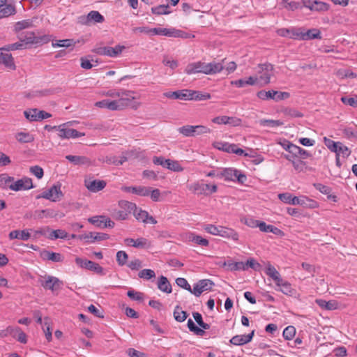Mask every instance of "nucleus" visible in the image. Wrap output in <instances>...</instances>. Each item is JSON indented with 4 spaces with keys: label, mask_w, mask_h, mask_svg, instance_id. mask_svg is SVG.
<instances>
[{
    "label": "nucleus",
    "mask_w": 357,
    "mask_h": 357,
    "mask_svg": "<svg viewBox=\"0 0 357 357\" xmlns=\"http://www.w3.org/2000/svg\"><path fill=\"white\" fill-rule=\"evenodd\" d=\"M136 210V204L126 200L119 202V208H115L112 213V216L116 220H125L128 215Z\"/></svg>",
    "instance_id": "nucleus-1"
},
{
    "label": "nucleus",
    "mask_w": 357,
    "mask_h": 357,
    "mask_svg": "<svg viewBox=\"0 0 357 357\" xmlns=\"http://www.w3.org/2000/svg\"><path fill=\"white\" fill-rule=\"evenodd\" d=\"M188 189L189 190L199 195H204L208 196L216 192L218 190V187L215 184H205L202 182L197 181L188 185Z\"/></svg>",
    "instance_id": "nucleus-2"
},
{
    "label": "nucleus",
    "mask_w": 357,
    "mask_h": 357,
    "mask_svg": "<svg viewBox=\"0 0 357 357\" xmlns=\"http://www.w3.org/2000/svg\"><path fill=\"white\" fill-rule=\"evenodd\" d=\"M38 282L45 289L50 290L52 293L60 289L63 285L62 281L52 275L41 277Z\"/></svg>",
    "instance_id": "nucleus-3"
},
{
    "label": "nucleus",
    "mask_w": 357,
    "mask_h": 357,
    "mask_svg": "<svg viewBox=\"0 0 357 357\" xmlns=\"http://www.w3.org/2000/svg\"><path fill=\"white\" fill-rule=\"evenodd\" d=\"M273 66L270 63L259 64L256 72L259 75V79L264 84H267L271 82V77L273 75Z\"/></svg>",
    "instance_id": "nucleus-4"
},
{
    "label": "nucleus",
    "mask_w": 357,
    "mask_h": 357,
    "mask_svg": "<svg viewBox=\"0 0 357 357\" xmlns=\"http://www.w3.org/2000/svg\"><path fill=\"white\" fill-rule=\"evenodd\" d=\"M257 96L263 100L272 99L275 101H280L287 99L290 95L288 92H282L274 90L264 91L261 90L257 92Z\"/></svg>",
    "instance_id": "nucleus-5"
},
{
    "label": "nucleus",
    "mask_w": 357,
    "mask_h": 357,
    "mask_svg": "<svg viewBox=\"0 0 357 357\" xmlns=\"http://www.w3.org/2000/svg\"><path fill=\"white\" fill-rule=\"evenodd\" d=\"M75 263L81 268L93 271L101 275H105L103 268L94 261L80 257H76Z\"/></svg>",
    "instance_id": "nucleus-6"
},
{
    "label": "nucleus",
    "mask_w": 357,
    "mask_h": 357,
    "mask_svg": "<svg viewBox=\"0 0 357 357\" xmlns=\"http://www.w3.org/2000/svg\"><path fill=\"white\" fill-rule=\"evenodd\" d=\"M62 196L63 193L61 190V185H54L50 189L43 191L37 198H44L52 202H56Z\"/></svg>",
    "instance_id": "nucleus-7"
},
{
    "label": "nucleus",
    "mask_w": 357,
    "mask_h": 357,
    "mask_svg": "<svg viewBox=\"0 0 357 357\" xmlns=\"http://www.w3.org/2000/svg\"><path fill=\"white\" fill-rule=\"evenodd\" d=\"M33 188L32 179L24 176L21 179L15 181L10 185V190L13 191L28 190Z\"/></svg>",
    "instance_id": "nucleus-8"
},
{
    "label": "nucleus",
    "mask_w": 357,
    "mask_h": 357,
    "mask_svg": "<svg viewBox=\"0 0 357 357\" xmlns=\"http://www.w3.org/2000/svg\"><path fill=\"white\" fill-rule=\"evenodd\" d=\"M135 97H122L117 100H108L107 109L109 110H121L128 106Z\"/></svg>",
    "instance_id": "nucleus-9"
},
{
    "label": "nucleus",
    "mask_w": 357,
    "mask_h": 357,
    "mask_svg": "<svg viewBox=\"0 0 357 357\" xmlns=\"http://www.w3.org/2000/svg\"><path fill=\"white\" fill-rule=\"evenodd\" d=\"M124 243L128 246H132L136 248L148 249L151 247V243L146 238H138L137 239L127 238L124 239Z\"/></svg>",
    "instance_id": "nucleus-10"
},
{
    "label": "nucleus",
    "mask_w": 357,
    "mask_h": 357,
    "mask_svg": "<svg viewBox=\"0 0 357 357\" xmlns=\"http://www.w3.org/2000/svg\"><path fill=\"white\" fill-rule=\"evenodd\" d=\"M185 73L188 75L195 73L208 75L207 63L200 61L189 63L185 69Z\"/></svg>",
    "instance_id": "nucleus-11"
},
{
    "label": "nucleus",
    "mask_w": 357,
    "mask_h": 357,
    "mask_svg": "<svg viewBox=\"0 0 357 357\" xmlns=\"http://www.w3.org/2000/svg\"><path fill=\"white\" fill-rule=\"evenodd\" d=\"M58 136L61 139L77 138L84 136V133L79 132L75 129L66 128V123L61 125Z\"/></svg>",
    "instance_id": "nucleus-12"
},
{
    "label": "nucleus",
    "mask_w": 357,
    "mask_h": 357,
    "mask_svg": "<svg viewBox=\"0 0 357 357\" xmlns=\"http://www.w3.org/2000/svg\"><path fill=\"white\" fill-rule=\"evenodd\" d=\"M105 20L104 17L98 12L92 10L86 16H82L79 22L84 24H89L91 22L102 23Z\"/></svg>",
    "instance_id": "nucleus-13"
},
{
    "label": "nucleus",
    "mask_w": 357,
    "mask_h": 357,
    "mask_svg": "<svg viewBox=\"0 0 357 357\" xmlns=\"http://www.w3.org/2000/svg\"><path fill=\"white\" fill-rule=\"evenodd\" d=\"M106 182L103 180L86 178L84 180L85 187L92 192L100 191L106 186Z\"/></svg>",
    "instance_id": "nucleus-14"
},
{
    "label": "nucleus",
    "mask_w": 357,
    "mask_h": 357,
    "mask_svg": "<svg viewBox=\"0 0 357 357\" xmlns=\"http://www.w3.org/2000/svg\"><path fill=\"white\" fill-rule=\"evenodd\" d=\"M133 214L138 221H141L143 223H151L153 225L157 223V220L153 216L149 215L147 211L141 208L138 209L136 207V210H133Z\"/></svg>",
    "instance_id": "nucleus-15"
},
{
    "label": "nucleus",
    "mask_w": 357,
    "mask_h": 357,
    "mask_svg": "<svg viewBox=\"0 0 357 357\" xmlns=\"http://www.w3.org/2000/svg\"><path fill=\"white\" fill-rule=\"evenodd\" d=\"M121 190L142 197L149 196L151 192V188L146 186H123Z\"/></svg>",
    "instance_id": "nucleus-16"
},
{
    "label": "nucleus",
    "mask_w": 357,
    "mask_h": 357,
    "mask_svg": "<svg viewBox=\"0 0 357 357\" xmlns=\"http://www.w3.org/2000/svg\"><path fill=\"white\" fill-rule=\"evenodd\" d=\"M18 38L27 46L31 44H37L40 42V38L35 36L32 31H26L19 33Z\"/></svg>",
    "instance_id": "nucleus-17"
},
{
    "label": "nucleus",
    "mask_w": 357,
    "mask_h": 357,
    "mask_svg": "<svg viewBox=\"0 0 357 357\" xmlns=\"http://www.w3.org/2000/svg\"><path fill=\"white\" fill-rule=\"evenodd\" d=\"M254 334H255V331H252L250 333H249L248 335H237L234 336L230 340L229 342L231 344H232L234 345H236V346L243 345V344H245L252 341Z\"/></svg>",
    "instance_id": "nucleus-18"
},
{
    "label": "nucleus",
    "mask_w": 357,
    "mask_h": 357,
    "mask_svg": "<svg viewBox=\"0 0 357 357\" xmlns=\"http://www.w3.org/2000/svg\"><path fill=\"white\" fill-rule=\"evenodd\" d=\"M84 236H86V238H84V240L86 243H90L96 241L107 240L109 238V236L107 234L101 232H89V234H84Z\"/></svg>",
    "instance_id": "nucleus-19"
},
{
    "label": "nucleus",
    "mask_w": 357,
    "mask_h": 357,
    "mask_svg": "<svg viewBox=\"0 0 357 357\" xmlns=\"http://www.w3.org/2000/svg\"><path fill=\"white\" fill-rule=\"evenodd\" d=\"M188 89L178 90L176 91H168L163 93V96L166 98L171 99H179L188 100Z\"/></svg>",
    "instance_id": "nucleus-20"
},
{
    "label": "nucleus",
    "mask_w": 357,
    "mask_h": 357,
    "mask_svg": "<svg viewBox=\"0 0 357 357\" xmlns=\"http://www.w3.org/2000/svg\"><path fill=\"white\" fill-rule=\"evenodd\" d=\"M188 100H206L211 98V94L208 93H202L199 91H194L188 89Z\"/></svg>",
    "instance_id": "nucleus-21"
},
{
    "label": "nucleus",
    "mask_w": 357,
    "mask_h": 357,
    "mask_svg": "<svg viewBox=\"0 0 357 357\" xmlns=\"http://www.w3.org/2000/svg\"><path fill=\"white\" fill-rule=\"evenodd\" d=\"M40 256L44 260H50L54 262H61L63 260V257L60 253L53 252L48 250L42 251Z\"/></svg>",
    "instance_id": "nucleus-22"
},
{
    "label": "nucleus",
    "mask_w": 357,
    "mask_h": 357,
    "mask_svg": "<svg viewBox=\"0 0 357 357\" xmlns=\"http://www.w3.org/2000/svg\"><path fill=\"white\" fill-rule=\"evenodd\" d=\"M220 236L231 238L234 241H238V234L234 229L231 228H227L220 226Z\"/></svg>",
    "instance_id": "nucleus-23"
},
{
    "label": "nucleus",
    "mask_w": 357,
    "mask_h": 357,
    "mask_svg": "<svg viewBox=\"0 0 357 357\" xmlns=\"http://www.w3.org/2000/svg\"><path fill=\"white\" fill-rule=\"evenodd\" d=\"M31 237V234L28 229L24 230H13L9 233L10 239H20L22 241H27Z\"/></svg>",
    "instance_id": "nucleus-24"
},
{
    "label": "nucleus",
    "mask_w": 357,
    "mask_h": 357,
    "mask_svg": "<svg viewBox=\"0 0 357 357\" xmlns=\"http://www.w3.org/2000/svg\"><path fill=\"white\" fill-rule=\"evenodd\" d=\"M236 173H238L237 170L231 168H226L218 172L217 173V177L224 178L225 181H234L235 176H236Z\"/></svg>",
    "instance_id": "nucleus-25"
},
{
    "label": "nucleus",
    "mask_w": 357,
    "mask_h": 357,
    "mask_svg": "<svg viewBox=\"0 0 357 357\" xmlns=\"http://www.w3.org/2000/svg\"><path fill=\"white\" fill-rule=\"evenodd\" d=\"M15 7L12 4H6L5 3L3 6H0V19L15 15Z\"/></svg>",
    "instance_id": "nucleus-26"
},
{
    "label": "nucleus",
    "mask_w": 357,
    "mask_h": 357,
    "mask_svg": "<svg viewBox=\"0 0 357 357\" xmlns=\"http://www.w3.org/2000/svg\"><path fill=\"white\" fill-rule=\"evenodd\" d=\"M134 91H128L124 89H120L118 91L115 90H109L106 93L107 96H109L112 98H122V97H134L132 94Z\"/></svg>",
    "instance_id": "nucleus-27"
},
{
    "label": "nucleus",
    "mask_w": 357,
    "mask_h": 357,
    "mask_svg": "<svg viewBox=\"0 0 357 357\" xmlns=\"http://www.w3.org/2000/svg\"><path fill=\"white\" fill-rule=\"evenodd\" d=\"M66 158L75 165H89L90 160L85 156L68 155Z\"/></svg>",
    "instance_id": "nucleus-28"
},
{
    "label": "nucleus",
    "mask_w": 357,
    "mask_h": 357,
    "mask_svg": "<svg viewBox=\"0 0 357 357\" xmlns=\"http://www.w3.org/2000/svg\"><path fill=\"white\" fill-rule=\"evenodd\" d=\"M158 288L160 291L167 294H170L172 292V285L167 278L163 275L158 278Z\"/></svg>",
    "instance_id": "nucleus-29"
},
{
    "label": "nucleus",
    "mask_w": 357,
    "mask_h": 357,
    "mask_svg": "<svg viewBox=\"0 0 357 357\" xmlns=\"http://www.w3.org/2000/svg\"><path fill=\"white\" fill-rule=\"evenodd\" d=\"M265 273L268 276L273 279L275 284L282 282V278H281L280 273L272 265L269 264L266 267Z\"/></svg>",
    "instance_id": "nucleus-30"
},
{
    "label": "nucleus",
    "mask_w": 357,
    "mask_h": 357,
    "mask_svg": "<svg viewBox=\"0 0 357 357\" xmlns=\"http://www.w3.org/2000/svg\"><path fill=\"white\" fill-rule=\"evenodd\" d=\"M0 63L5 65L10 69H15V65L12 55L9 53L0 52Z\"/></svg>",
    "instance_id": "nucleus-31"
},
{
    "label": "nucleus",
    "mask_w": 357,
    "mask_h": 357,
    "mask_svg": "<svg viewBox=\"0 0 357 357\" xmlns=\"http://www.w3.org/2000/svg\"><path fill=\"white\" fill-rule=\"evenodd\" d=\"M276 286L280 287L278 290L282 292L286 295H292L294 289L291 287V284L287 280H282L281 282L276 284Z\"/></svg>",
    "instance_id": "nucleus-32"
},
{
    "label": "nucleus",
    "mask_w": 357,
    "mask_h": 357,
    "mask_svg": "<svg viewBox=\"0 0 357 357\" xmlns=\"http://www.w3.org/2000/svg\"><path fill=\"white\" fill-rule=\"evenodd\" d=\"M317 305L323 309L328 310H333L337 308L338 303L337 301L331 300L326 301L323 299H318L316 301Z\"/></svg>",
    "instance_id": "nucleus-33"
},
{
    "label": "nucleus",
    "mask_w": 357,
    "mask_h": 357,
    "mask_svg": "<svg viewBox=\"0 0 357 357\" xmlns=\"http://www.w3.org/2000/svg\"><path fill=\"white\" fill-rule=\"evenodd\" d=\"M16 140L20 143H31L33 142L34 137L29 132H19L15 135Z\"/></svg>",
    "instance_id": "nucleus-34"
},
{
    "label": "nucleus",
    "mask_w": 357,
    "mask_h": 357,
    "mask_svg": "<svg viewBox=\"0 0 357 357\" xmlns=\"http://www.w3.org/2000/svg\"><path fill=\"white\" fill-rule=\"evenodd\" d=\"M14 177L8 176L7 174H0V187L3 189H10V185L14 182Z\"/></svg>",
    "instance_id": "nucleus-35"
},
{
    "label": "nucleus",
    "mask_w": 357,
    "mask_h": 357,
    "mask_svg": "<svg viewBox=\"0 0 357 357\" xmlns=\"http://www.w3.org/2000/svg\"><path fill=\"white\" fill-rule=\"evenodd\" d=\"M208 75L215 74L224 69V66L220 62H211L207 63Z\"/></svg>",
    "instance_id": "nucleus-36"
},
{
    "label": "nucleus",
    "mask_w": 357,
    "mask_h": 357,
    "mask_svg": "<svg viewBox=\"0 0 357 357\" xmlns=\"http://www.w3.org/2000/svg\"><path fill=\"white\" fill-rule=\"evenodd\" d=\"M303 40L321 39V32L319 29H312L303 32Z\"/></svg>",
    "instance_id": "nucleus-37"
},
{
    "label": "nucleus",
    "mask_w": 357,
    "mask_h": 357,
    "mask_svg": "<svg viewBox=\"0 0 357 357\" xmlns=\"http://www.w3.org/2000/svg\"><path fill=\"white\" fill-rule=\"evenodd\" d=\"M342 133L344 137L349 140H357V128L354 129L351 126H346L342 129Z\"/></svg>",
    "instance_id": "nucleus-38"
},
{
    "label": "nucleus",
    "mask_w": 357,
    "mask_h": 357,
    "mask_svg": "<svg viewBox=\"0 0 357 357\" xmlns=\"http://www.w3.org/2000/svg\"><path fill=\"white\" fill-rule=\"evenodd\" d=\"M93 52L99 55L114 57V50L112 47H98L93 49Z\"/></svg>",
    "instance_id": "nucleus-39"
},
{
    "label": "nucleus",
    "mask_w": 357,
    "mask_h": 357,
    "mask_svg": "<svg viewBox=\"0 0 357 357\" xmlns=\"http://www.w3.org/2000/svg\"><path fill=\"white\" fill-rule=\"evenodd\" d=\"M190 241H192L201 246L207 247L209 244L208 241L206 238H202L201 236L191 233L188 236Z\"/></svg>",
    "instance_id": "nucleus-40"
},
{
    "label": "nucleus",
    "mask_w": 357,
    "mask_h": 357,
    "mask_svg": "<svg viewBox=\"0 0 357 357\" xmlns=\"http://www.w3.org/2000/svg\"><path fill=\"white\" fill-rule=\"evenodd\" d=\"M224 266H227L229 269L231 271H245V266H244V262L243 261L234 262L228 261L224 263Z\"/></svg>",
    "instance_id": "nucleus-41"
},
{
    "label": "nucleus",
    "mask_w": 357,
    "mask_h": 357,
    "mask_svg": "<svg viewBox=\"0 0 357 357\" xmlns=\"http://www.w3.org/2000/svg\"><path fill=\"white\" fill-rule=\"evenodd\" d=\"M188 317L187 312L181 310L179 305H176L174 310V317L178 322L184 321Z\"/></svg>",
    "instance_id": "nucleus-42"
},
{
    "label": "nucleus",
    "mask_w": 357,
    "mask_h": 357,
    "mask_svg": "<svg viewBox=\"0 0 357 357\" xmlns=\"http://www.w3.org/2000/svg\"><path fill=\"white\" fill-rule=\"evenodd\" d=\"M68 237V233L63 229L52 230L48 238L51 240H55L58 238L64 239Z\"/></svg>",
    "instance_id": "nucleus-43"
},
{
    "label": "nucleus",
    "mask_w": 357,
    "mask_h": 357,
    "mask_svg": "<svg viewBox=\"0 0 357 357\" xmlns=\"http://www.w3.org/2000/svg\"><path fill=\"white\" fill-rule=\"evenodd\" d=\"M77 43L73 39H63L57 40L56 43H52V46L54 47H69L70 46H75Z\"/></svg>",
    "instance_id": "nucleus-44"
},
{
    "label": "nucleus",
    "mask_w": 357,
    "mask_h": 357,
    "mask_svg": "<svg viewBox=\"0 0 357 357\" xmlns=\"http://www.w3.org/2000/svg\"><path fill=\"white\" fill-rule=\"evenodd\" d=\"M173 29L174 28H171V29L153 28V29L149 30V31L155 35L166 36L172 37Z\"/></svg>",
    "instance_id": "nucleus-45"
},
{
    "label": "nucleus",
    "mask_w": 357,
    "mask_h": 357,
    "mask_svg": "<svg viewBox=\"0 0 357 357\" xmlns=\"http://www.w3.org/2000/svg\"><path fill=\"white\" fill-rule=\"evenodd\" d=\"M314 186L317 190L321 192L322 194L328 195V198H333V200L335 201L336 197L330 195L331 192V188L330 187L321 183H314Z\"/></svg>",
    "instance_id": "nucleus-46"
},
{
    "label": "nucleus",
    "mask_w": 357,
    "mask_h": 357,
    "mask_svg": "<svg viewBox=\"0 0 357 357\" xmlns=\"http://www.w3.org/2000/svg\"><path fill=\"white\" fill-rule=\"evenodd\" d=\"M26 45L25 43L20 40V42H17L13 44H9L8 45L4 46L3 47L1 48V50H6V51H11V50H23L26 49Z\"/></svg>",
    "instance_id": "nucleus-47"
},
{
    "label": "nucleus",
    "mask_w": 357,
    "mask_h": 357,
    "mask_svg": "<svg viewBox=\"0 0 357 357\" xmlns=\"http://www.w3.org/2000/svg\"><path fill=\"white\" fill-rule=\"evenodd\" d=\"M178 131L179 133L182 134L185 137H194L195 136V130H194V126H184L182 127H180L178 129Z\"/></svg>",
    "instance_id": "nucleus-48"
},
{
    "label": "nucleus",
    "mask_w": 357,
    "mask_h": 357,
    "mask_svg": "<svg viewBox=\"0 0 357 357\" xmlns=\"http://www.w3.org/2000/svg\"><path fill=\"white\" fill-rule=\"evenodd\" d=\"M152 13L155 15H167L171 13L168 5H159L151 8Z\"/></svg>",
    "instance_id": "nucleus-49"
},
{
    "label": "nucleus",
    "mask_w": 357,
    "mask_h": 357,
    "mask_svg": "<svg viewBox=\"0 0 357 357\" xmlns=\"http://www.w3.org/2000/svg\"><path fill=\"white\" fill-rule=\"evenodd\" d=\"M32 26V22L29 20L20 21L15 24V31L16 32L21 31L23 29L29 28Z\"/></svg>",
    "instance_id": "nucleus-50"
},
{
    "label": "nucleus",
    "mask_w": 357,
    "mask_h": 357,
    "mask_svg": "<svg viewBox=\"0 0 357 357\" xmlns=\"http://www.w3.org/2000/svg\"><path fill=\"white\" fill-rule=\"evenodd\" d=\"M187 325H188L189 330L197 335L202 336L205 333L203 329L197 327L191 319H189L188 320Z\"/></svg>",
    "instance_id": "nucleus-51"
},
{
    "label": "nucleus",
    "mask_w": 357,
    "mask_h": 357,
    "mask_svg": "<svg viewBox=\"0 0 357 357\" xmlns=\"http://www.w3.org/2000/svg\"><path fill=\"white\" fill-rule=\"evenodd\" d=\"M167 169L175 172H181L183 170V168L179 164V162L176 160H172L169 159L168 163L167 164Z\"/></svg>",
    "instance_id": "nucleus-52"
},
{
    "label": "nucleus",
    "mask_w": 357,
    "mask_h": 357,
    "mask_svg": "<svg viewBox=\"0 0 357 357\" xmlns=\"http://www.w3.org/2000/svg\"><path fill=\"white\" fill-rule=\"evenodd\" d=\"M38 109L36 108L29 109L24 112L25 117L30 121H37Z\"/></svg>",
    "instance_id": "nucleus-53"
},
{
    "label": "nucleus",
    "mask_w": 357,
    "mask_h": 357,
    "mask_svg": "<svg viewBox=\"0 0 357 357\" xmlns=\"http://www.w3.org/2000/svg\"><path fill=\"white\" fill-rule=\"evenodd\" d=\"M192 316L195 320V321L197 323V324L202 328L203 330H208L210 328V325L204 323L202 319V316L199 312H193Z\"/></svg>",
    "instance_id": "nucleus-54"
},
{
    "label": "nucleus",
    "mask_w": 357,
    "mask_h": 357,
    "mask_svg": "<svg viewBox=\"0 0 357 357\" xmlns=\"http://www.w3.org/2000/svg\"><path fill=\"white\" fill-rule=\"evenodd\" d=\"M244 266H245V270H248L249 268H250L255 271H259L261 268L260 264L253 258H250L247 260L246 262H244Z\"/></svg>",
    "instance_id": "nucleus-55"
},
{
    "label": "nucleus",
    "mask_w": 357,
    "mask_h": 357,
    "mask_svg": "<svg viewBox=\"0 0 357 357\" xmlns=\"http://www.w3.org/2000/svg\"><path fill=\"white\" fill-rule=\"evenodd\" d=\"M241 222L251 228H256L257 227V225H259V220H255L252 217H243L241 218Z\"/></svg>",
    "instance_id": "nucleus-56"
},
{
    "label": "nucleus",
    "mask_w": 357,
    "mask_h": 357,
    "mask_svg": "<svg viewBox=\"0 0 357 357\" xmlns=\"http://www.w3.org/2000/svg\"><path fill=\"white\" fill-rule=\"evenodd\" d=\"M324 142L326 146L332 152H335L337 150V146L339 145L340 142H334L333 140L327 138L326 137H324Z\"/></svg>",
    "instance_id": "nucleus-57"
},
{
    "label": "nucleus",
    "mask_w": 357,
    "mask_h": 357,
    "mask_svg": "<svg viewBox=\"0 0 357 357\" xmlns=\"http://www.w3.org/2000/svg\"><path fill=\"white\" fill-rule=\"evenodd\" d=\"M296 334V328L293 326H289L283 331V337L285 340H291Z\"/></svg>",
    "instance_id": "nucleus-58"
},
{
    "label": "nucleus",
    "mask_w": 357,
    "mask_h": 357,
    "mask_svg": "<svg viewBox=\"0 0 357 357\" xmlns=\"http://www.w3.org/2000/svg\"><path fill=\"white\" fill-rule=\"evenodd\" d=\"M260 124L264 126L278 127L283 125V123L280 120L272 119H262L260 121Z\"/></svg>",
    "instance_id": "nucleus-59"
},
{
    "label": "nucleus",
    "mask_w": 357,
    "mask_h": 357,
    "mask_svg": "<svg viewBox=\"0 0 357 357\" xmlns=\"http://www.w3.org/2000/svg\"><path fill=\"white\" fill-rule=\"evenodd\" d=\"M127 296L132 300L142 302L144 301V294L134 290H129Z\"/></svg>",
    "instance_id": "nucleus-60"
},
{
    "label": "nucleus",
    "mask_w": 357,
    "mask_h": 357,
    "mask_svg": "<svg viewBox=\"0 0 357 357\" xmlns=\"http://www.w3.org/2000/svg\"><path fill=\"white\" fill-rule=\"evenodd\" d=\"M128 258V254L125 251H118L116 253V261L119 266H123L126 264Z\"/></svg>",
    "instance_id": "nucleus-61"
},
{
    "label": "nucleus",
    "mask_w": 357,
    "mask_h": 357,
    "mask_svg": "<svg viewBox=\"0 0 357 357\" xmlns=\"http://www.w3.org/2000/svg\"><path fill=\"white\" fill-rule=\"evenodd\" d=\"M138 276L140 278H143L145 280H150L153 278H155V273L151 269H143L139 272Z\"/></svg>",
    "instance_id": "nucleus-62"
},
{
    "label": "nucleus",
    "mask_w": 357,
    "mask_h": 357,
    "mask_svg": "<svg viewBox=\"0 0 357 357\" xmlns=\"http://www.w3.org/2000/svg\"><path fill=\"white\" fill-rule=\"evenodd\" d=\"M328 8V4L323 1L316 0L314 3V7H312V11H326Z\"/></svg>",
    "instance_id": "nucleus-63"
},
{
    "label": "nucleus",
    "mask_w": 357,
    "mask_h": 357,
    "mask_svg": "<svg viewBox=\"0 0 357 357\" xmlns=\"http://www.w3.org/2000/svg\"><path fill=\"white\" fill-rule=\"evenodd\" d=\"M339 145L340 146H337V150L335 151L337 155L342 154L344 157H348L351 154V151L349 148L342 142H340Z\"/></svg>",
    "instance_id": "nucleus-64"
}]
</instances>
